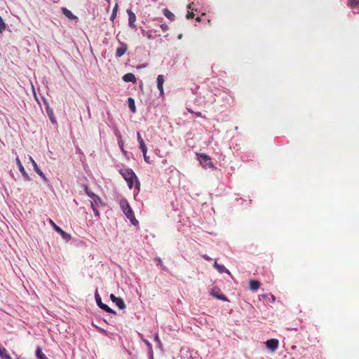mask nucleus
<instances>
[{
  "mask_svg": "<svg viewBox=\"0 0 359 359\" xmlns=\"http://www.w3.org/2000/svg\"><path fill=\"white\" fill-rule=\"evenodd\" d=\"M119 205L127 218L133 224H135V215L133 214V209L130 205L128 201L125 198H122L119 201Z\"/></svg>",
  "mask_w": 359,
  "mask_h": 359,
  "instance_id": "nucleus-1",
  "label": "nucleus"
},
{
  "mask_svg": "<svg viewBox=\"0 0 359 359\" xmlns=\"http://www.w3.org/2000/svg\"><path fill=\"white\" fill-rule=\"evenodd\" d=\"M120 173L121 174L124 180L127 182L128 187L131 189L133 185V171L131 169H121L120 170Z\"/></svg>",
  "mask_w": 359,
  "mask_h": 359,
  "instance_id": "nucleus-2",
  "label": "nucleus"
},
{
  "mask_svg": "<svg viewBox=\"0 0 359 359\" xmlns=\"http://www.w3.org/2000/svg\"><path fill=\"white\" fill-rule=\"evenodd\" d=\"M198 161H200V163L204 167V168H213V163L212 162L211 158L210 156H208L205 154H199L197 155Z\"/></svg>",
  "mask_w": 359,
  "mask_h": 359,
  "instance_id": "nucleus-3",
  "label": "nucleus"
},
{
  "mask_svg": "<svg viewBox=\"0 0 359 359\" xmlns=\"http://www.w3.org/2000/svg\"><path fill=\"white\" fill-rule=\"evenodd\" d=\"M49 223L55 229V231L60 233V235L65 241V242H68L71 239V235L64 231L60 226L56 225V224L52 219H49Z\"/></svg>",
  "mask_w": 359,
  "mask_h": 359,
  "instance_id": "nucleus-4",
  "label": "nucleus"
},
{
  "mask_svg": "<svg viewBox=\"0 0 359 359\" xmlns=\"http://www.w3.org/2000/svg\"><path fill=\"white\" fill-rule=\"evenodd\" d=\"M95 301H96L97 306L100 309H102V310H104L108 313H114V311L111 309H110L107 304L102 302V299H101L100 296L99 295L97 290H96V292H95Z\"/></svg>",
  "mask_w": 359,
  "mask_h": 359,
  "instance_id": "nucleus-5",
  "label": "nucleus"
},
{
  "mask_svg": "<svg viewBox=\"0 0 359 359\" xmlns=\"http://www.w3.org/2000/svg\"><path fill=\"white\" fill-rule=\"evenodd\" d=\"M137 140H138L139 144H140V149H141V151L143 153L144 161L147 163H149V158L147 156V147H146V145H145V144L144 142V140L140 137L139 133H137Z\"/></svg>",
  "mask_w": 359,
  "mask_h": 359,
  "instance_id": "nucleus-6",
  "label": "nucleus"
},
{
  "mask_svg": "<svg viewBox=\"0 0 359 359\" xmlns=\"http://www.w3.org/2000/svg\"><path fill=\"white\" fill-rule=\"evenodd\" d=\"M266 347L272 352H274L278 347L279 341L278 339H271L265 342Z\"/></svg>",
  "mask_w": 359,
  "mask_h": 359,
  "instance_id": "nucleus-7",
  "label": "nucleus"
},
{
  "mask_svg": "<svg viewBox=\"0 0 359 359\" xmlns=\"http://www.w3.org/2000/svg\"><path fill=\"white\" fill-rule=\"evenodd\" d=\"M211 295H212L216 299L222 301H228L226 297L221 292L219 288L215 287L210 292Z\"/></svg>",
  "mask_w": 359,
  "mask_h": 359,
  "instance_id": "nucleus-8",
  "label": "nucleus"
},
{
  "mask_svg": "<svg viewBox=\"0 0 359 359\" xmlns=\"http://www.w3.org/2000/svg\"><path fill=\"white\" fill-rule=\"evenodd\" d=\"M29 161L30 162L32 163V165H33V168H34V170H35V172L44 180V181H48L46 177L45 176V175L43 174V172L41 171V170L39 168L38 165L36 164V163L35 162V161L33 159V158L32 156H29Z\"/></svg>",
  "mask_w": 359,
  "mask_h": 359,
  "instance_id": "nucleus-9",
  "label": "nucleus"
},
{
  "mask_svg": "<svg viewBox=\"0 0 359 359\" xmlns=\"http://www.w3.org/2000/svg\"><path fill=\"white\" fill-rule=\"evenodd\" d=\"M16 163L18 165V169H19L20 172H21L22 175L25 178L26 180H28V181L30 180V178H29L28 174L25 171L23 165L21 163V161L18 157L16 158Z\"/></svg>",
  "mask_w": 359,
  "mask_h": 359,
  "instance_id": "nucleus-10",
  "label": "nucleus"
},
{
  "mask_svg": "<svg viewBox=\"0 0 359 359\" xmlns=\"http://www.w3.org/2000/svg\"><path fill=\"white\" fill-rule=\"evenodd\" d=\"M110 298L119 309H123L125 308V304L122 299L116 297L113 294H111Z\"/></svg>",
  "mask_w": 359,
  "mask_h": 359,
  "instance_id": "nucleus-11",
  "label": "nucleus"
},
{
  "mask_svg": "<svg viewBox=\"0 0 359 359\" xmlns=\"http://www.w3.org/2000/svg\"><path fill=\"white\" fill-rule=\"evenodd\" d=\"M61 11H62V13L65 15V17H67L69 20H74L78 19V18L75 15H74L72 13V11H69V9H67V8L62 7Z\"/></svg>",
  "mask_w": 359,
  "mask_h": 359,
  "instance_id": "nucleus-12",
  "label": "nucleus"
},
{
  "mask_svg": "<svg viewBox=\"0 0 359 359\" xmlns=\"http://www.w3.org/2000/svg\"><path fill=\"white\" fill-rule=\"evenodd\" d=\"M164 83V79L163 75H158L157 76V88L160 91V93L163 94V85Z\"/></svg>",
  "mask_w": 359,
  "mask_h": 359,
  "instance_id": "nucleus-13",
  "label": "nucleus"
},
{
  "mask_svg": "<svg viewBox=\"0 0 359 359\" xmlns=\"http://www.w3.org/2000/svg\"><path fill=\"white\" fill-rule=\"evenodd\" d=\"M260 287V283L256 280H251L250 281V288L252 291H256Z\"/></svg>",
  "mask_w": 359,
  "mask_h": 359,
  "instance_id": "nucleus-14",
  "label": "nucleus"
},
{
  "mask_svg": "<svg viewBox=\"0 0 359 359\" xmlns=\"http://www.w3.org/2000/svg\"><path fill=\"white\" fill-rule=\"evenodd\" d=\"M122 79L125 82L131 81L133 83H135V75L132 73H128L125 74Z\"/></svg>",
  "mask_w": 359,
  "mask_h": 359,
  "instance_id": "nucleus-15",
  "label": "nucleus"
},
{
  "mask_svg": "<svg viewBox=\"0 0 359 359\" xmlns=\"http://www.w3.org/2000/svg\"><path fill=\"white\" fill-rule=\"evenodd\" d=\"M36 357L37 359H48L46 355L42 353L41 348L39 346L36 349Z\"/></svg>",
  "mask_w": 359,
  "mask_h": 359,
  "instance_id": "nucleus-16",
  "label": "nucleus"
},
{
  "mask_svg": "<svg viewBox=\"0 0 359 359\" xmlns=\"http://www.w3.org/2000/svg\"><path fill=\"white\" fill-rule=\"evenodd\" d=\"M0 357L5 359H12L9 354H8L5 348L0 346Z\"/></svg>",
  "mask_w": 359,
  "mask_h": 359,
  "instance_id": "nucleus-17",
  "label": "nucleus"
},
{
  "mask_svg": "<svg viewBox=\"0 0 359 359\" xmlns=\"http://www.w3.org/2000/svg\"><path fill=\"white\" fill-rule=\"evenodd\" d=\"M348 6L352 9H357L359 8V0H349Z\"/></svg>",
  "mask_w": 359,
  "mask_h": 359,
  "instance_id": "nucleus-18",
  "label": "nucleus"
},
{
  "mask_svg": "<svg viewBox=\"0 0 359 359\" xmlns=\"http://www.w3.org/2000/svg\"><path fill=\"white\" fill-rule=\"evenodd\" d=\"M100 204L101 200L97 195H95L90 201L91 206H99Z\"/></svg>",
  "mask_w": 359,
  "mask_h": 359,
  "instance_id": "nucleus-19",
  "label": "nucleus"
},
{
  "mask_svg": "<svg viewBox=\"0 0 359 359\" xmlns=\"http://www.w3.org/2000/svg\"><path fill=\"white\" fill-rule=\"evenodd\" d=\"M163 14L165 15V16L167 18H168L170 20H172L175 18V15L171 11H170L168 8H165L163 10Z\"/></svg>",
  "mask_w": 359,
  "mask_h": 359,
  "instance_id": "nucleus-20",
  "label": "nucleus"
},
{
  "mask_svg": "<svg viewBox=\"0 0 359 359\" xmlns=\"http://www.w3.org/2000/svg\"><path fill=\"white\" fill-rule=\"evenodd\" d=\"M126 48L125 46H122L117 48L116 55L117 57H120L126 53Z\"/></svg>",
  "mask_w": 359,
  "mask_h": 359,
  "instance_id": "nucleus-21",
  "label": "nucleus"
},
{
  "mask_svg": "<svg viewBox=\"0 0 359 359\" xmlns=\"http://www.w3.org/2000/svg\"><path fill=\"white\" fill-rule=\"evenodd\" d=\"M214 266L217 269L219 273H223L224 271L229 272L228 270L225 269L223 265L219 264L217 261L215 262Z\"/></svg>",
  "mask_w": 359,
  "mask_h": 359,
  "instance_id": "nucleus-22",
  "label": "nucleus"
},
{
  "mask_svg": "<svg viewBox=\"0 0 359 359\" xmlns=\"http://www.w3.org/2000/svg\"><path fill=\"white\" fill-rule=\"evenodd\" d=\"M127 12L129 14V25L130 26H134L133 22L135 21V15H133V12L130 10H128Z\"/></svg>",
  "mask_w": 359,
  "mask_h": 359,
  "instance_id": "nucleus-23",
  "label": "nucleus"
},
{
  "mask_svg": "<svg viewBox=\"0 0 359 359\" xmlns=\"http://www.w3.org/2000/svg\"><path fill=\"white\" fill-rule=\"evenodd\" d=\"M128 105L130 109V110L133 112H135V100L132 97L128 98Z\"/></svg>",
  "mask_w": 359,
  "mask_h": 359,
  "instance_id": "nucleus-24",
  "label": "nucleus"
},
{
  "mask_svg": "<svg viewBox=\"0 0 359 359\" xmlns=\"http://www.w3.org/2000/svg\"><path fill=\"white\" fill-rule=\"evenodd\" d=\"M117 9H118V4H116L115 6L114 7L112 13L110 17L111 20H114L115 19V18L116 16Z\"/></svg>",
  "mask_w": 359,
  "mask_h": 359,
  "instance_id": "nucleus-25",
  "label": "nucleus"
},
{
  "mask_svg": "<svg viewBox=\"0 0 359 359\" xmlns=\"http://www.w3.org/2000/svg\"><path fill=\"white\" fill-rule=\"evenodd\" d=\"M6 29V24L3 18L0 16V33H2Z\"/></svg>",
  "mask_w": 359,
  "mask_h": 359,
  "instance_id": "nucleus-26",
  "label": "nucleus"
},
{
  "mask_svg": "<svg viewBox=\"0 0 359 359\" xmlns=\"http://www.w3.org/2000/svg\"><path fill=\"white\" fill-rule=\"evenodd\" d=\"M86 193L91 199L93 198V197H95V196L96 195L87 187L86 188Z\"/></svg>",
  "mask_w": 359,
  "mask_h": 359,
  "instance_id": "nucleus-27",
  "label": "nucleus"
},
{
  "mask_svg": "<svg viewBox=\"0 0 359 359\" xmlns=\"http://www.w3.org/2000/svg\"><path fill=\"white\" fill-rule=\"evenodd\" d=\"M156 261L158 262V264L162 267L163 270H166V267L163 265V262L161 258H156Z\"/></svg>",
  "mask_w": 359,
  "mask_h": 359,
  "instance_id": "nucleus-28",
  "label": "nucleus"
},
{
  "mask_svg": "<svg viewBox=\"0 0 359 359\" xmlns=\"http://www.w3.org/2000/svg\"><path fill=\"white\" fill-rule=\"evenodd\" d=\"M97 207L98 206H91V208L93 210V212H94L95 215H96V216H99V211L97 209Z\"/></svg>",
  "mask_w": 359,
  "mask_h": 359,
  "instance_id": "nucleus-29",
  "label": "nucleus"
},
{
  "mask_svg": "<svg viewBox=\"0 0 359 359\" xmlns=\"http://www.w3.org/2000/svg\"><path fill=\"white\" fill-rule=\"evenodd\" d=\"M194 17V14L192 12H188V13L187 14V18L188 19L193 18Z\"/></svg>",
  "mask_w": 359,
  "mask_h": 359,
  "instance_id": "nucleus-30",
  "label": "nucleus"
},
{
  "mask_svg": "<svg viewBox=\"0 0 359 359\" xmlns=\"http://www.w3.org/2000/svg\"><path fill=\"white\" fill-rule=\"evenodd\" d=\"M194 114H195L196 116H198V117H202V118H205V116H203V115H202V114H201V112H199V111H198V112H194Z\"/></svg>",
  "mask_w": 359,
  "mask_h": 359,
  "instance_id": "nucleus-31",
  "label": "nucleus"
},
{
  "mask_svg": "<svg viewBox=\"0 0 359 359\" xmlns=\"http://www.w3.org/2000/svg\"><path fill=\"white\" fill-rule=\"evenodd\" d=\"M201 257H202L205 260H206V261H210V260H211V258H210L209 256L206 255H201Z\"/></svg>",
  "mask_w": 359,
  "mask_h": 359,
  "instance_id": "nucleus-32",
  "label": "nucleus"
},
{
  "mask_svg": "<svg viewBox=\"0 0 359 359\" xmlns=\"http://www.w3.org/2000/svg\"><path fill=\"white\" fill-rule=\"evenodd\" d=\"M140 182L137 181V178L136 177V184H135V186H136V189H140Z\"/></svg>",
  "mask_w": 359,
  "mask_h": 359,
  "instance_id": "nucleus-33",
  "label": "nucleus"
},
{
  "mask_svg": "<svg viewBox=\"0 0 359 359\" xmlns=\"http://www.w3.org/2000/svg\"><path fill=\"white\" fill-rule=\"evenodd\" d=\"M50 120H51V121H52L53 123H55V121H55V117L53 116V114H51V116H50Z\"/></svg>",
  "mask_w": 359,
  "mask_h": 359,
  "instance_id": "nucleus-34",
  "label": "nucleus"
},
{
  "mask_svg": "<svg viewBox=\"0 0 359 359\" xmlns=\"http://www.w3.org/2000/svg\"><path fill=\"white\" fill-rule=\"evenodd\" d=\"M187 111L190 113H194L191 109H187Z\"/></svg>",
  "mask_w": 359,
  "mask_h": 359,
  "instance_id": "nucleus-35",
  "label": "nucleus"
},
{
  "mask_svg": "<svg viewBox=\"0 0 359 359\" xmlns=\"http://www.w3.org/2000/svg\"><path fill=\"white\" fill-rule=\"evenodd\" d=\"M181 38H182V34H180V35L178 36V39H180Z\"/></svg>",
  "mask_w": 359,
  "mask_h": 359,
  "instance_id": "nucleus-36",
  "label": "nucleus"
},
{
  "mask_svg": "<svg viewBox=\"0 0 359 359\" xmlns=\"http://www.w3.org/2000/svg\"><path fill=\"white\" fill-rule=\"evenodd\" d=\"M196 20H197V21H200V18L198 17V18H196Z\"/></svg>",
  "mask_w": 359,
  "mask_h": 359,
  "instance_id": "nucleus-37",
  "label": "nucleus"
},
{
  "mask_svg": "<svg viewBox=\"0 0 359 359\" xmlns=\"http://www.w3.org/2000/svg\"><path fill=\"white\" fill-rule=\"evenodd\" d=\"M154 1H156V0H153Z\"/></svg>",
  "mask_w": 359,
  "mask_h": 359,
  "instance_id": "nucleus-38",
  "label": "nucleus"
},
{
  "mask_svg": "<svg viewBox=\"0 0 359 359\" xmlns=\"http://www.w3.org/2000/svg\"><path fill=\"white\" fill-rule=\"evenodd\" d=\"M107 1H109V0H107Z\"/></svg>",
  "mask_w": 359,
  "mask_h": 359,
  "instance_id": "nucleus-39",
  "label": "nucleus"
}]
</instances>
